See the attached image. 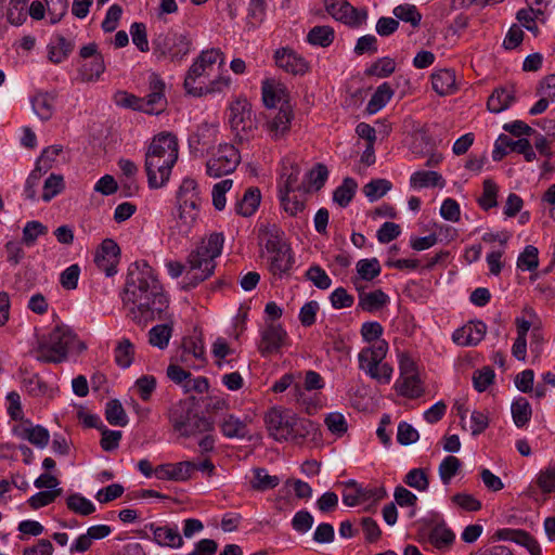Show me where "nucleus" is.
<instances>
[{"instance_id":"obj_1","label":"nucleus","mask_w":555,"mask_h":555,"mask_svg":"<svg viewBox=\"0 0 555 555\" xmlns=\"http://www.w3.org/2000/svg\"><path fill=\"white\" fill-rule=\"evenodd\" d=\"M122 304L127 315L139 325H146L167 308L154 270L146 262H135L129 268Z\"/></svg>"},{"instance_id":"obj_2","label":"nucleus","mask_w":555,"mask_h":555,"mask_svg":"<svg viewBox=\"0 0 555 555\" xmlns=\"http://www.w3.org/2000/svg\"><path fill=\"white\" fill-rule=\"evenodd\" d=\"M224 64L225 56L220 49L212 48L202 51L186 73L183 83L185 91L194 96H203L228 89L231 85V78L222 74L209 82H205V78L216 67L218 69L223 68Z\"/></svg>"},{"instance_id":"obj_3","label":"nucleus","mask_w":555,"mask_h":555,"mask_svg":"<svg viewBox=\"0 0 555 555\" xmlns=\"http://www.w3.org/2000/svg\"><path fill=\"white\" fill-rule=\"evenodd\" d=\"M179 155L178 140L169 132L154 137L145 154V171L149 186L162 188L170 178L171 169Z\"/></svg>"},{"instance_id":"obj_4","label":"nucleus","mask_w":555,"mask_h":555,"mask_svg":"<svg viewBox=\"0 0 555 555\" xmlns=\"http://www.w3.org/2000/svg\"><path fill=\"white\" fill-rule=\"evenodd\" d=\"M223 243L222 233H211L202 238L196 248L189 254L186 258L189 282L185 287H195L214 274L215 259L221 255Z\"/></svg>"},{"instance_id":"obj_5","label":"nucleus","mask_w":555,"mask_h":555,"mask_svg":"<svg viewBox=\"0 0 555 555\" xmlns=\"http://www.w3.org/2000/svg\"><path fill=\"white\" fill-rule=\"evenodd\" d=\"M75 346L85 349L76 335L66 326H56L48 335L42 336L35 350L36 359L43 363H61L66 360L68 351Z\"/></svg>"},{"instance_id":"obj_6","label":"nucleus","mask_w":555,"mask_h":555,"mask_svg":"<svg viewBox=\"0 0 555 555\" xmlns=\"http://www.w3.org/2000/svg\"><path fill=\"white\" fill-rule=\"evenodd\" d=\"M202 198L199 196L197 183L194 179H183L177 192L179 231L188 234L196 223L199 214Z\"/></svg>"},{"instance_id":"obj_7","label":"nucleus","mask_w":555,"mask_h":555,"mask_svg":"<svg viewBox=\"0 0 555 555\" xmlns=\"http://www.w3.org/2000/svg\"><path fill=\"white\" fill-rule=\"evenodd\" d=\"M388 352V343L378 340L370 347L363 348L358 354L359 367L379 384H389L392 377V367L384 362Z\"/></svg>"},{"instance_id":"obj_8","label":"nucleus","mask_w":555,"mask_h":555,"mask_svg":"<svg viewBox=\"0 0 555 555\" xmlns=\"http://www.w3.org/2000/svg\"><path fill=\"white\" fill-rule=\"evenodd\" d=\"M169 421L181 436L190 437L211 429V424L194 412L188 402L175 404L169 412Z\"/></svg>"},{"instance_id":"obj_9","label":"nucleus","mask_w":555,"mask_h":555,"mask_svg":"<svg viewBox=\"0 0 555 555\" xmlns=\"http://www.w3.org/2000/svg\"><path fill=\"white\" fill-rule=\"evenodd\" d=\"M241 162L238 151L232 144H220L206 162V172L211 178L232 173Z\"/></svg>"},{"instance_id":"obj_10","label":"nucleus","mask_w":555,"mask_h":555,"mask_svg":"<svg viewBox=\"0 0 555 555\" xmlns=\"http://www.w3.org/2000/svg\"><path fill=\"white\" fill-rule=\"evenodd\" d=\"M155 51L171 62L181 61L189 52L191 39L184 34L167 33L155 40Z\"/></svg>"},{"instance_id":"obj_11","label":"nucleus","mask_w":555,"mask_h":555,"mask_svg":"<svg viewBox=\"0 0 555 555\" xmlns=\"http://www.w3.org/2000/svg\"><path fill=\"white\" fill-rule=\"evenodd\" d=\"M295 413L282 406H273L264 414V423L271 437L278 441L289 439Z\"/></svg>"},{"instance_id":"obj_12","label":"nucleus","mask_w":555,"mask_h":555,"mask_svg":"<svg viewBox=\"0 0 555 555\" xmlns=\"http://www.w3.org/2000/svg\"><path fill=\"white\" fill-rule=\"evenodd\" d=\"M229 121L232 130L241 139H245L255 129V122L251 118V106L246 99L238 98L233 101L229 107Z\"/></svg>"},{"instance_id":"obj_13","label":"nucleus","mask_w":555,"mask_h":555,"mask_svg":"<svg viewBox=\"0 0 555 555\" xmlns=\"http://www.w3.org/2000/svg\"><path fill=\"white\" fill-rule=\"evenodd\" d=\"M324 3L333 18L350 26H360L367 17L365 10H358L346 0H325Z\"/></svg>"},{"instance_id":"obj_14","label":"nucleus","mask_w":555,"mask_h":555,"mask_svg":"<svg viewBox=\"0 0 555 555\" xmlns=\"http://www.w3.org/2000/svg\"><path fill=\"white\" fill-rule=\"evenodd\" d=\"M384 488H363L354 480H349L345 483L343 492V502L347 506H357L370 500L374 502L380 501L386 496Z\"/></svg>"},{"instance_id":"obj_15","label":"nucleus","mask_w":555,"mask_h":555,"mask_svg":"<svg viewBox=\"0 0 555 555\" xmlns=\"http://www.w3.org/2000/svg\"><path fill=\"white\" fill-rule=\"evenodd\" d=\"M120 261V248L112 238H105L98 247L94 255L96 267L107 276H112L117 272V266Z\"/></svg>"},{"instance_id":"obj_16","label":"nucleus","mask_w":555,"mask_h":555,"mask_svg":"<svg viewBox=\"0 0 555 555\" xmlns=\"http://www.w3.org/2000/svg\"><path fill=\"white\" fill-rule=\"evenodd\" d=\"M293 119V107L291 104H283L278 112H271L267 115L264 128L271 139L280 140L288 133Z\"/></svg>"},{"instance_id":"obj_17","label":"nucleus","mask_w":555,"mask_h":555,"mask_svg":"<svg viewBox=\"0 0 555 555\" xmlns=\"http://www.w3.org/2000/svg\"><path fill=\"white\" fill-rule=\"evenodd\" d=\"M165 83L159 76L153 74L150 77V93L141 98V112L146 114H160L167 105V100L164 93Z\"/></svg>"},{"instance_id":"obj_18","label":"nucleus","mask_w":555,"mask_h":555,"mask_svg":"<svg viewBox=\"0 0 555 555\" xmlns=\"http://www.w3.org/2000/svg\"><path fill=\"white\" fill-rule=\"evenodd\" d=\"M278 67L292 75H304L308 72V62L289 48L278 49L274 53Z\"/></svg>"},{"instance_id":"obj_19","label":"nucleus","mask_w":555,"mask_h":555,"mask_svg":"<svg viewBox=\"0 0 555 555\" xmlns=\"http://www.w3.org/2000/svg\"><path fill=\"white\" fill-rule=\"evenodd\" d=\"M286 332L279 324L270 323L261 331L258 349L262 356L278 352L285 344Z\"/></svg>"},{"instance_id":"obj_20","label":"nucleus","mask_w":555,"mask_h":555,"mask_svg":"<svg viewBox=\"0 0 555 555\" xmlns=\"http://www.w3.org/2000/svg\"><path fill=\"white\" fill-rule=\"evenodd\" d=\"M195 467L196 463L191 461L162 464L154 469V474L160 480L184 481L191 478Z\"/></svg>"},{"instance_id":"obj_21","label":"nucleus","mask_w":555,"mask_h":555,"mask_svg":"<svg viewBox=\"0 0 555 555\" xmlns=\"http://www.w3.org/2000/svg\"><path fill=\"white\" fill-rule=\"evenodd\" d=\"M487 332V325L481 322H469L454 331L453 341L459 346H475L480 343Z\"/></svg>"},{"instance_id":"obj_22","label":"nucleus","mask_w":555,"mask_h":555,"mask_svg":"<svg viewBox=\"0 0 555 555\" xmlns=\"http://www.w3.org/2000/svg\"><path fill=\"white\" fill-rule=\"evenodd\" d=\"M262 256L267 258L269 271L274 276L282 278L284 274L288 273L293 266V256L289 246L278 248Z\"/></svg>"},{"instance_id":"obj_23","label":"nucleus","mask_w":555,"mask_h":555,"mask_svg":"<svg viewBox=\"0 0 555 555\" xmlns=\"http://www.w3.org/2000/svg\"><path fill=\"white\" fill-rule=\"evenodd\" d=\"M258 238L259 244L263 247L262 255L288 246L283 241V231L275 224H262L259 228Z\"/></svg>"},{"instance_id":"obj_24","label":"nucleus","mask_w":555,"mask_h":555,"mask_svg":"<svg viewBox=\"0 0 555 555\" xmlns=\"http://www.w3.org/2000/svg\"><path fill=\"white\" fill-rule=\"evenodd\" d=\"M14 431L20 438L40 449L47 447L50 441L48 429L40 425L34 426L28 423L26 426L16 427Z\"/></svg>"},{"instance_id":"obj_25","label":"nucleus","mask_w":555,"mask_h":555,"mask_svg":"<svg viewBox=\"0 0 555 555\" xmlns=\"http://www.w3.org/2000/svg\"><path fill=\"white\" fill-rule=\"evenodd\" d=\"M318 436L319 428L315 423L308 418L298 417L295 415L288 440L300 443L309 437L314 440Z\"/></svg>"},{"instance_id":"obj_26","label":"nucleus","mask_w":555,"mask_h":555,"mask_svg":"<svg viewBox=\"0 0 555 555\" xmlns=\"http://www.w3.org/2000/svg\"><path fill=\"white\" fill-rule=\"evenodd\" d=\"M262 100L268 108L289 104L287 89L282 83H263Z\"/></svg>"},{"instance_id":"obj_27","label":"nucleus","mask_w":555,"mask_h":555,"mask_svg":"<svg viewBox=\"0 0 555 555\" xmlns=\"http://www.w3.org/2000/svg\"><path fill=\"white\" fill-rule=\"evenodd\" d=\"M261 202V193L258 188H249L242 198L235 204V211L242 217H249L255 214Z\"/></svg>"},{"instance_id":"obj_28","label":"nucleus","mask_w":555,"mask_h":555,"mask_svg":"<svg viewBox=\"0 0 555 555\" xmlns=\"http://www.w3.org/2000/svg\"><path fill=\"white\" fill-rule=\"evenodd\" d=\"M150 529L153 531L154 541L160 546L178 548L183 545L182 537L176 528H170L167 526L155 527L152 524L150 525Z\"/></svg>"},{"instance_id":"obj_29","label":"nucleus","mask_w":555,"mask_h":555,"mask_svg":"<svg viewBox=\"0 0 555 555\" xmlns=\"http://www.w3.org/2000/svg\"><path fill=\"white\" fill-rule=\"evenodd\" d=\"M433 89L439 95H448L456 90L455 73L451 69H441L431 75Z\"/></svg>"},{"instance_id":"obj_30","label":"nucleus","mask_w":555,"mask_h":555,"mask_svg":"<svg viewBox=\"0 0 555 555\" xmlns=\"http://www.w3.org/2000/svg\"><path fill=\"white\" fill-rule=\"evenodd\" d=\"M222 434L230 439H243L248 435L246 421H242L233 414H228L220 423Z\"/></svg>"},{"instance_id":"obj_31","label":"nucleus","mask_w":555,"mask_h":555,"mask_svg":"<svg viewBox=\"0 0 555 555\" xmlns=\"http://www.w3.org/2000/svg\"><path fill=\"white\" fill-rule=\"evenodd\" d=\"M515 99L512 88H498L489 96L487 106L492 113H501L506 109Z\"/></svg>"},{"instance_id":"obj_32","label":"nucleus","mask_w":555,"mask_h":555,"mask_svg":"<svg viewBox=\"0 0 555 555\" xmlns=\"http://www.w3.org/2000/svg\"><path fill=\"white\" fill-rule=\"evenodd\" d=\"M55 94L49 92L37 93L33 99V108L42 120H49L54 113Z\"/></svg>"},{"instance_id":"obj_33","label":"nucleus","mask_w":555,"mask_h":555,"mask_svg":"<svg viewBox=\"0 0 555 555\" xmlns=\"http://www.w3.org/2000/svg\"><path fill=\"white\" fill-rule=\"evenodd\" d=\"M300 169L297 165L285 168L280 182V195L307 190L299 182Z\"/></svg>"},{"instance_id":"obj_34","label":"nucleus","mask_w":555,"mask_h":555,"mask_svg":"<svg viewBox=\"0 0 555 555\" xmlns=\"http://www.w3.org/2000/svg\"><path fill=\"white\" fill-rule=\"evenodd\" d=\"M397 392L400 396L415 399L424 393L420 377H403L399 378L395 385Z\"/></svg>"},{"instance_id":"obj_35","label":"nucleus","mask_w":555,"mask_h":555,"mask_svg":"<svg viewBox=\"0 0 555 555\" xmlns=\"http://www.w3.org/2000/svg\"><path fill=\"white\" fill-rule=\"evenodd\" d=\"M183 352L181 361L188 362L189 356H192L201 363L205 362V347L201 337H188L182 341Z\"/></svg>"},{"instance_id":"obj_36","label":"nucleus","mask_w":555,"mask_h":555,"mask_svg":"<svg viewBox=\"0 0 555 555\" xmlns=\"http://www.w3.org/2000/svg\"><path fill=\"white\" fill-rule=\"evenodd\" d=\"M393 90L388 82L382 83L367 103L366 111L375 114L382 109L392 98Z\"/></svg>"},{"instance_id":"obj_37","label":"nucleus","mask_w":555,"mask_h":555,"mask_svg":"<svg viewBox=\"0 0 555 555\" xmlns=\"http://www.w3.org/2000/svg\"><path fill=\"white\" fill-rule=\"evenodd\" d=\"M387 300L388 296L382 289L361 293L359 296V307L364 311L373 312L385 306Z\"/></svg>"},{"instance_id":"obj_38","label":"nucleus","mask_w":555,"mask_h":555,"mask_svg":"<svg viewBox=\"0 0 555 555\" xmlns=\"http://www.w3.org/2000/svg\"><path fill=\"white\" fill-rule=\"evenodd\" d=\"M254 478L250 480V487L255 491H266L274 489L280 483V478L270 475L264 468H255Z\"/></svg>"},{"instance_id":"obj_39","label":"nucleus","mask_w":555,"mask_h":555,"mask_svg":"<svg viewBox=\"0 0 555 555\" xmlns=\"http://www.w3.org/2000/svg\"><path fill=\"white\" fill-rule=\"evenodd\" d=\"M105 70V63L102 55L83 61L80 68V76L83 81H92L99 79V77Z\"/></svg>"},{"instance_id":"obj_40","label":"nucleus","mask_w":555,"mask_h":555,"mask_svg":"<svg viewBox=\"0 0 555 555\" xmlns=\"http://www.w3.org/2000/svg\"><path fill=\"white\" fill-rule=\"evenodd\" d=\"M307 190L280 195L282 206L291 216H297L305 209V195Z\"/></svg>"},{"instance_id":"obj_41","label":"nucleus","mask_w":555,"mask_h":555,"mask_svg":"<svg viewBox=\"0 0 555 555\" xmlns=\"http://www.w3.org/2000/svg\"><path fill=\"white\" fill-rule=\"evenodd\" d=\"M411 185L414 188L444 186V180L436 171H416L411 177Z\"/></svg>"},{"instance_id":"obj_42","label":"nucleus","mask_w":555,"mask_h":555,"mask_svg":"<svg viewBox=\"0 0 555 555\" xmlns=\"http://www.w3.org/2000/svg\"><path fill=\"white\" fill-rule=\"evenodd\" d=\"M512 416L517 427H524L531 418V405L526 398H518L512 403Z\"/></svg>"},{"instance_id":"obj_43","label":"nucleus","mask_w":555,"mask_h":555,"mask_svg":"<svg viewBox=\"0 0 555 555\" xmlns=\"http://www.w3.org/2000/svg\"><path fill=\"white\" fill-rule=\"evenodd\" d=\"M172 335V326L170 324H159L153 326L149 332V343L153 347L165 349Z\"/></svg>"},{"instance_id":"obj_44","label":"nucleus","mask_w":555,"mask_h":555,"mask_svg":"<svg viewBox=\"0 0 555 555\" xmlns=\"http://www.w3.org/2000/svg\"><path fill=\"white\" fill-rule=\"evenodd\" d=\"M454 533L446 525H437L429 534L430 543L437 548L449 547L454 541Z\"/></svg>"},{"instance_id":"obj_45","label":"nucleus","mask_w":555,"mask_h":555,"mask_svg":"<svg viewBox=\"0 0 555 555\" xmlns=\"http://www.w3.org/2000/svg\"><path fill=\"white\" fill-rule=\"evenodd\" d=\"M309 43L320 47H328L334 40V30L330 26H315L307 35Z\"/></svg>"},{"instance_id":"obj_46","label":"nucleus","mask_w":555,"mask_h":555,"mask_svg":"<svg viewBox=\"0 0 555 555\" xmlns=\"http://www.w3.org/2000/svg\"><path fill=\"white\" fill-rule=\"evenodd\" d=\"M105 416L107 422L114 426H125L128 423L127 414L121 403L116 399L106 403Z\"/></svg>"},{"instance_id":"obj_47","label":"nucleus","mask_w":555,"mask_h":555,"mask_svg":"<svg viewBox=\"0 0 555 555\" xmlns=\"http://www.w3.org/2000/svg\"><path fill=\"white\" fill-rule=\"evenodd\" d=\"M134 346L127 338H124L115 349V361L121 367H129L133 361Z\"/></svg>"},{"instance_id":"obj_48","label":"nucleus","mask_w":555,"mask_h":555,"mask_svg":"<svg viewBox=\"0 0 555 555\" xmlns=\"http://www.w3.org/2000/svg\"><path fill=\"white\" fill-rule=\"evenodd\" d=\"M393 15L397 20L410 23L413 27H417L422 20V14L413 4H400L393 9Z\"/></svg>"},{"instance_id":"obj_49","label":"nucleus","mask_w":555,"mask_h":555,"mask_svg":"<svg viewBox=\"0 0 555 555\" xmlns=\"http://www.w3.org/2000/svg\"><path fill=\"white\" fill-rule=\"evenodd\" d=\"M357 183L351 178H346L340 186H338L333 195L334 201L341 207L347 206L354 195Z\"/></svg>"},{"instance_id":"obj_50","label":"nucleus","mask_w":555,"mask_h":555,"mask_svg":"<svg viewBox=\"0 0 555 555\" xmlns=\"http://www.w3.org/2000/svg\"><path fill=\"white\" fill-rule=\"evenodd\" d=\"M357 272L360 279L372 281L380 273V264L376 258L361 259L357 262Z\"/></svg>"},{"instance_id":"obj_51","label":"nucleus","mask_w":555,"mask_h":555,"mask_svg":"<svg viewBox=\"0 0 555 555\" xmlns=\"http://www.w3.org/2000/svg\"><path fill=\"white\" fill-rule=\"evenodd\" d=\"M535 483L543 493L555 492V462L539 472Z\"/></svg>"},{"instance_id":"obj_52","label":"nucleus","mask_w":555,"mask_h":555,"mask_svg":"<svg viewBox=\"0 0 555 555\" xmlns=\"http://www.w3.org/2000/svg\"><path fill=\"white\" fill-rule=\"evenodd\" d=\"M65 188L63 176L51 173L44 181L42 199L44 202L51 201L54 196L60 194Z\"/></svg>"},{"instance_id":"obj_53","label":"nucleus","mask_w":555,"mask_h":555,"mask_svg":"<svg viewBox=\"0 0 555 555\" xmlns=\"http://www.w3.org/2000/svg\"><path fill=\"white\" fill-rule=\"evenodd\" d=\"M66 503L70 511L82 516H88L95 511L92 502L79 494L69 495Z\"/></svg>"},{"instance_id":"obj_54","label":"nucleus","mask_w":555,"mask_h":555,"mask_svg":"<svg viewBox=\"0 0 555 555\" xmlns=\"http://www.w3.org/2000/svg\"><path fill=\"white\" fill-rule=\"evenodd\" d=\"M391 189V183L386 179L372 180L364 185L363 192L371 201H376L384 196Z\"/></svg>"},{"instance_id":"obj_55","label":"nucleus","mask_w":555,"mask_h":555,"mask_svg":"<svg viewBox=\"0 0 555 555\" xmlns=\"http://www.w3.org/2000/svg\"><path fill=\"white\" fill-rule=\"evenodd\" d=\"M498 185L490 179L483 181L482 195L478 199L479 205L485 209L489 210L498 205Z\"/></svg>"},{"instance_id":"obj_56","label":"nucleus","mask_w":555,"mask_h":555,"mask_svg":"<svg viewBox=\"0 0 555 555\" xmlns=\"http://www.w3.org/2000/svg\"><path fill=\"white\" fill-rule=\"evenodd\" d=\"M324 423L327 429L335 436L341 437L348 430V424L345 416L339 412H333L326 415Z\"/></svg>"},{"instance_id":"obj_57","label":"nucleus","mask_w":555,"mask_h":555,"mask_svg":"<svg viewBox=\"0 0 555 555\" xmlns=\"http://www.w3.org/2000/svg\"><path fill=\"white\" fill-rule=\"evenodd\" d=\"M461 467V461L453 455L447 456L439 465V475L443 483H449L450 480L457 474Z\"/></svg>"},{"instance_id":"obj_58","label":"nucleus","mask_w":555,"mask_h":555,"mask_svg":"<svg viewBox=\"0 0 555 555\" xmlns=\"http://www.w3.org/2000/svg\"><path fill=\"white\" fill-rule=\"evenodd\" d=\"M74 46L70 41H67L64 37H59L55 46H52L49 50V59L51 62L57 64L67 57L73 50Z\"/></svg>"},{"instance_id":"obj_59","label":"nucleus","mask_w":555,"mask_h":555,"mask_svg":"<svg viewBox=\"0 0 555 555\" xmlns=\"http://www.w3.org/2000/svg\"><path fill=\"white\" fill-rule=\"evenodd\" d=\"M62 151L63 147L61 145H53L44 149L37 160V169L39 171L44 172L49 170L52 167L53 163H55L56 158L62 153Z\"/></svg>"},{"instance_id":"obj_60","label":"nucleus","mask_w":555,"mask_h":555,"mask_svg":"<svg viewBox=\"0 0 555 555\" xmlns=\"http://www.w3.org/2000/svg\"><path fill=\"white\" fill-rule=\"evenodd\" d=\"M396 69V63L390 57H382L371 65L366 70L370 76L388 77Z\"/></svg>"},{"instance_id":"obj_61","label":"nucleus","mask_w":555,"mask_h":555,"mask_svg":"<svg viewBox=\"0 0 555 555\" xmlns=\"http://www.w3.org/2000/svg\"><path fill=\"white\" fill-rule=\"evenodd\" d=\"M538 248L532 245H528L520 254L517 260L518 268L522 270L532 271L539 266Z\"/></svg>"},{"instance_id":"obj_62","label":"nucleus","mask_w":555,"mask_h":555,"mask_svg":"<svg viewBox=\"0 0 555 555\" xmlns=\"http://www.w3.org/2000/svg\"><path fill=\"white\" fill-rule=\"evenodd\" d=\"M232 184L233 181L231 179H225L214 185L212 204L216 209L222 210L225 207V193L232 188Z\"/></svg>"},{"instance_id":"obj_63","label":"nucleus","mask_w":555,"mask_h":555,"mask_svg":"<svg viewBox=\"0 0 555 555\" xmlns=\"http://www.w3.org/2000/svg\"><path fill=\"white\" fill-rule=\"evenodd\" d=\"M306 276L313 285L320 289L330 288L332 281L327 273L319 266H312L306 273Z\"/></svg>"},{"instance_id":"obj_64","label":"nucleus","mask_w":555,"mask_h":555,"mask_svg":"<svg viewBox=\"0 0 555 555\" xmlns=\"http://www.w3.org/2000/svg\"><path fill=\"white\" fill-rule=\"evenodd\" d=\"M47 233V227L39 221L27 222L23 230V242L33 245L38 236Z\"/></svg>"}]
</instances>
